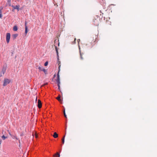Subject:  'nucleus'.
<instances>
[{
	"label": "nucleus",
	"instance_id": "nucleus-1",
	"mask_svg": "<svg viewBox=\"0 0 157 157\" xmlns=\"http://www.w3.org/2000/svg\"><path fill=\"white\" fill-rule=\"evenodd\" d=\"M11 82V80L8 79H5L4 80L3 84V86H5L8 84H9Z\"/></svg>",
	"mask_w": 157,
	"mask_h": 157
},
{
	"label": "nucleus",
	"instance_id": "nucleus-2",
	"mask_svg": "<svg viewBox=\"0 0 157 157\" xmlns=\"http://www.w3.org/2000/svg\"><path fill=\"white\" fill-rule=\"evenodd\" d=\"M100 21V20L99 18L95 19L94 20L93 23L94 25L95 26H98Z\"/></svg>",
	"mask_w": 157,
	"mask_h": 157
},
{
	"label": "nucleus",
	"instance_id": "nucleus-3",
	"mask_svg": "<svg viewBox=\"0 0 157 157\" xmlns=\"http://www.w3.org/2000/svg\"><path fill=\"white\" fill-rule=\"evenodd\" d=\"M57 79L56 80V82L57 83V85H58V89H59L60 87V85H59L60 78H59V74H57Z\"/></svg>",
	"mask_w": 157,
	"mask_h": 157
},
{
	"label": "nucleus",
	"instance_id": "nucleus-4",
	"mask_svg": "<svg viewBox=\"0 0 157 157\" xmlns=\"http://www.w3.org/2000/svg\"><path fill=\"white\" fill-rule=\"evenodd\" d=\"M10 37V34L9 33H8L6 34V40L7 43L9 42Z\"/></svg>",
	"mask_w": 157,
	"mask_h": 157
},
{
	"label": "nucleus",
	"instance_id": "nucleus-5",
	"mask_svg": "<svg viewBox=\"0 0 157 157\" xmlns=\"http://www.w3.org/2000/svg\"><path fill=\"white\" fill-rule=\"evenodd\" d=\"M38 108H40L42 107V103L40 100H38Z\"/></svg>",
	"mask_w": 157,
	"mask_h": 157
},
{
	"label": "nucleus",
	"instance_id": "nucleus-6",
	"mask_svg": "<svg viewBox=\"0 0 157 157\" xmlns=\"http://www.w3.org/2000/svg\"><path fill=\"white\" fill-rule=\"evenodd\" d=\"M28 32V28L27 26H26V23L25 22V36H26V34Z\"/></svg>",
	"mask_w": 157,
	"mask_h": 157
},
{
	"label": "nucleus",
	"instance_id": "nucleus-7",
	"mask_svg": "<svg viewBox=\"0 0 157 157\" xmlns=\"http://www.w3.org/2000/svg\"><path fill=\"white\" fill-rule=\"evenodd\" d=\"M13 9L18 10L19 9L20 6L19 5L16 6H12Z\"/></svg>",
	"mask_w": 157,
	"mask_h": 157
},
{
	"label": "nucleus",
	"instance_id": "nucleus-8",
	"mask_svg": "<svg viewBox=\"0 0 157 157\" xmlns=\"http://www.w3.org/2000/svg\"><path fill=\"white\" fill-rule=\"evenodd\" d=\"M58 134L56 133V132H55L53 135V136L55 138L58 137Z\"/></svg>",
	"mask_w": 157,
	"mask_h": 157
},
{
	"label": "nucleus",
	"instance_id": "nucleus-9",
	"mask_svg": "<svg viewBox=\"0 0 157 157\" xmlns=\"http://www.w3.org/2000/svg\"><path fill=\"white\" fill-rule=\"evenodd\" d=\"M60 154L58 152H57L56 154L53 155L54 157H60Z\"/></svg>",
	"mask_w": 157,
	"mask_h": 157
},
{
	"label": "nucleus",
	"instance_id": "nucleus-10",
	"mask_svg": "<svg viewBox=\"0 0 157 157\" xmlns=\"http://www.w3.org/2000/svg\"><path fill=\"white\" fill-rule=\"evenodd\" d=\"M60 62L59 61H58V65H59V71H58V74H59V72L60 71V66H61V65H60Z\"/></svg>",
	"mask_w": 157,
	"mask_h": 157
},
{
	"label": "nucleus",
	"instance_id": "nucleus-11",
	"mask_svg": "<svg viewBox=\"0 0 157 157\" xmlns=\"http://www.w3.org/2000/svg\"><path fill=\"white\" fill-rule=\"evenodd\" d=\"M34 135H35V136L36 138H37V135L36 134V133L35 132L34 133V132H33V133H32V136H33V138L34 137Z\"/></svg>",
	"mask_w": 157,
	"mask_h": 157
},
{
	"label": "nucleus",
	"instance_id": "nucleus-12",
	"mask_svg": "<svg viewBox=\"0 0 157 157\" xmlns=\"http://www.w3.org/2000/svg\"><path fill=\"white\" fill-rule=\"evenodd\" d=\"M115 6V5H113V4H111L110 5H109L108 7V9H112V7L113 6Z\"/></svg>",
	"mask_w": 157,
	"mask_h": 157
},
{
	"label": "nucleus",
	"instance_id": "nucleus-13",
	"mask_svg": "<svg viewBox=\"0 0 157 157\" xmlns=\"http://www.w3.org/2000/svg\"><path fill=\"white\" fill-rule=\"evenodd\" d=\"M66 134V133L65 134V135L64 136H63V137L62 138V143L63 144H64V140H65V137Z\"/></svg>",
	"mask_w": 157,
	"mask_h": 157
},
{
	"label": "nucleus",
	"instance_id": "nucleus-14",
	"mask_svg": "<svg viewBox=\"0 0 157 157\" xmlns=\"http://www.w3.org/2000/svg\"><path fill=\"white\" fill-rule=\"evenodd\" d=\"M17 29H18L17 27V26H15L13 27V30L14 31H17Z\"/></svg>",
	"mask_w": 157,
	"mask_h": 157
},
{
	"label": "nucleus",
	"instance_id": "nucleus-15",
	"mask_svg": "<svg viewBox=\"0 0 157 157\" xmlns=\"http://www.w3.org/2000/svg\"><path fill=\"white\" fill-rule=\"evenodd\" d=\"M56 99L58 100L59 101H61L60 99V95H59L56 98Z\"/></svg>",
	"mask_w": 157,
	"mask_h": 157
},
{
	"label": "nucleus",
	"instance_id": "nucleus-16",
	"mask_svg": "<svg viewBox=\"0 0 157 157\" xmlns=\"http://www.w3.org/2000/svg\"><path fill=\"white\" fill-rule=\"evenodd\" d=\"M12 137L13 139H15L16 140H18V138L16 136V135H13V136H12Z\"/></svg>",
	"mask_w": 157,
	"mask_h": 157
},
{
	"label": "nucleus",
	"instance_id": "nucleus-17",
	"mask_svg": "<svg viewBox=\"0 0 157 157\" xmlns=\"http://www.w3.org/2000/svg\"><path fill=\"white\" fill-rule=\"evenodd\" d=\"M55 48H56V53H57V56L58 57L59 56V55H58V48L57 47H56V46H55Z\"/></svg>",
	"mask_w": 157,
	"mask_h": 157
},
{
	"label": "nucleus",
	"instance_id": "nucleus-18",
	"mask_svg": "<svg viewBox=\"0 0 157 157\" xmlns=\"http://www.w3.org/2000/svg\"><path fill=\"white\" fill-rule=\"evenodd\" d=\"M2 138L3 140H5V139L7 138V137L5 136L4 135H3L2 136Z\"/></svg>",
	"mask_w": 157,
	"mask_h": 157
},
{
	"label": "nucleus",
	"instance_id": "nucleus-19",
	"mask_svg": "<svg viewBox=\"0 0 157 157\" xmlns=\"http://www.w3.org/2000/svg\"><path fill=\"white\" fill-rule=\"evenodd\" d=\"M36 119H35V120H33V125L34 124H36Z\"/></svg>",
	"mask_w": 157,
	"mask_h": 157
},
{
	"label": "nucleus",
	"instance_id": "nucleus-20",
	"mask_svg": "<svg viewBox=\"0 0 157 157\" xmlns=\"http://www.w3.org/2000/svg\"><path fill=\"white\" fill-rule=\"evenodd\" d=\"M17 35H18L17 34H14L13 35V37L14 38V39H15L17 36Z\"/></svg>",
	"mask_w": 157,
	"mask_h": 157
},
{
	"label": "nucleus",
	"instance_id": "nucleus-21",
	"mask_svg": "<svg viewBox=\"0 0 157 157\" xmlns=\"http://www.w3.org/2000/svg\"><path fill=\"white\" fill-rule=\"evenodd\" d=\"M38 69L40 71H42L43 68L41 67H39Z\"/></svg>",
	"mask_w": 157,
	"mask_h": 157
},
{
	"label": "nucleus",
	"instance_id": "nucleus-22",
	"mask_svg": "<svg viewBox=\"0 0 157 157\" xmlns=\"http://www.w3.org/2000/svg\"><path fill=\"white\" fill-rule=\"evenodd\" d=\"M93 38H94L95 39V40L94 41V42H95L97 40V37L96 35H95L94 37H93Z\"/></svg>",
	"mask_w": 157,
	"mask_h": 157
},
{
	"label": "nucleus",
	"instance_id": "nucleus-23",
	"mask_svg": "<svg viewBox=\"0 0 157 157\" xmlns=\"http://www.w3.org/2000/svg\"><path fill=\"white\" fill-rule=\"evenodd\" d=\"M63 113H64V117L66 118H67V116H66V113H65V110H64V111H63Z\"/></svg>",
	"mask_w": 157,
	"mask_h": 157
},
{
	"label": "nucleus",
	"instance_id": "nucleus-24",
	"mask_svg": "<svg viewBox=\"0 0 157 157\" xmlns=\"http://www.w3.org/2000/svg\"><path fill=\"white\" fill-rule=\"evenodd\" d=\"M48 63V62H47V61L46 62L44 63V66H47Z\"/></svg>",
	"mask_w": 157,
	"mask_h": 157
},
{
	"label": "nucleus",
	"instance_id": "nucleus-25",
	"mask_svg": "<svg viewBox=\"0 0 157 157\" xmlns=\"http://www.w3.org/2000/svg\"><path fill=\"white\" fill-rule=\"evenodd\" d=\"M80 58H81V59L82 60L83 59V58L82 57V54L81 53V52H80Z\"/></svg>",
	"mask_w": 157,
	"mask_h": 157
},
{
	"label": "nucleus",
	"instance_id": "nucleus-26",
	"mask_svg": "<svg viewBox=\"0 0 157 157\" xmlns=\"http://www.w3.org/2000/svg\"><path fill=\"white\" fill-rule=\"evenodd\" d=\"M42 71H43L45 73H46V70L45 69H43V70Z\"/></svg>",
	"mask_w": 157,
	"mask_h": 157
},
{
	"label": "nucleus",
	"instance_id": "nucleus-27",
	"mask_svg": "<svg viewBox=\"0 0 157 157\" xmlns=\"http://www.w3.org/2000/svg\"><path fill=\"white\" fill-rule=\"evenodd\" d=\"M8 132H9V135L11 136H12V135L11 134L10 132L9 131V130H8Z\"/></svg>",
	"mask_w": 157,
	"mask_h": 157
},
{
	"label": "nucleus",
	"instance_id": "nucleus-28",
	"mask_svg": "<svg viewBox=\"0 0 157 157\" xmlns=\"http://www.w3.org/2000/svg\"><path fill=\"white\" fill-rule=\"evenodd\" d=\"M2 14H1H1H0V18H2Z\"/></svg>",
	"mask_w": 157,
	"mask_h": 157
},
{
	"label": "nucleus",
	"instance_id": "nucleus-29",
	"mask_svg": "<svg viewBox=\"0 0 157 157\" xmlns=\"http://www.w3.org/2000/svg\"><path fill=\"white\" fill-rule=\"evenodd\" d=\"M77 41L79 43V42L80 41V39H78L77 40Z\"/></svg>",
	"mask_w": 157,
	"mask_h": 157
},
{
	"label": "nucleus",
	"instance_id": "nucleus-30",
	"mask_svg": "<svg viewBox=\"0 0 157 157\" xmlns=\"http://www.w3.org/2000/svg\"><path fill=\"white\" fill-rule=\"evenodd\" d=\"M37 97L36 96V101H37Z\"/></svg>",
	"mask_w": 157,
	"mask_h": 157
},
{
	"label": "nucleus",
	"instance_id": "nucleus-31",
	"mask_svg": "<svg viewBox=\"0 0 157 157\" xmlns=\"http://www.w3.org/2000/svg\"><path fill=\"white\" fill-rule=\"evenodd\" d=\"M76 40V38H75V40H74V41H75Z\"/></svg>",
	"mask_w": 157,
	"mask_h": 157
},
{
	"label": "nucleus",
	"instance_id": "nucleus-32",
	"mask_svg": "<svg viewBox=\"0 0 157 157\" xmlns=\"http://www.w3.org/2000/svg\"><path fill=\"white\" fill-rule=\"evenodd\" d=\"M1 13V10H0V14Z\"/></svg>",
	"mask_w": 157,
	"mask_h": 157
},
{
	"label": "nucleus",
	"instance_id": "nucleus-33",
	"mask_svg": "<svg viewBox=\"0 0 157 157\" xmlns=\"http://www.w3.org/2000/svg\"><path fill=\"white\" fill-rule=\"evenodd\" d=\"M8 0V2L10 1V0Z\"/></svg>",
	"mask_w": 157,
	"mask_h": 157
},
{
	"label": "nucleus",
	"instance_id": "nucleus-34",
	"mask_svg": "<svg viewBox=\"0 0 157 157\" xmlns=\"http://www.w3.org/2000/svg\"><path fill=\"white\" fill-rule=\"evenodd\" d=\"M79 48L80 49V47H79Z\"/></svg>",
	"mask_w": 157,
	"mask_h": 157
}]
</instances>
